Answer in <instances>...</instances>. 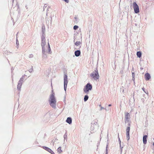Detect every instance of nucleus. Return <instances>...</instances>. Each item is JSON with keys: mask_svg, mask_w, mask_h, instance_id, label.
I'll list each match as a JSON object with an SVG mask.
<instances>
[{"mask_svg": "<svg viewBox=\"0 0 154 154\" xmlns=\"http://www.w3.org/2000/svg\"><path fill=\"white\" fill-rule=\"evenodd\" d=\"M134 80H135V78H133L132 80H133V81L134 82Z\"/></svg>", "mask_w": 154, "mask_h": 154, "instance_id": "nucleus-39", "label": "nucleus"}, {"mask_svg": "<svg viewBox=\"0 0 154 154\" xmlns=\"http://www.w3.org/2000/svg\"><path fill=\"white\" fill-rule=\"evenodd\" d=\"M74 42H75V39L74 38H75V36H74Z\"/></svg>", "mask_w": 154, "mask_h": 154, "instance_id": "nucleus-43", "label": "nucleus"}, {"mask_svg": "<svg viewBox=\"0 0 154 154\" xmlns=\"http://www.w3.org/2000/svg\"><path fill=\"white\" fill-rule=\"evenodd\" d=\"M91 77H98L99 74L97 69L94 71L91 74Z\"/></svg>", "mask_w": 154, "mask_h": 154, "instance_id": "nucleus-6", "label": "nucleus"}, {"mask_svg": "<svg viewBox=\"0 0 154 154\" xmlns=\"http://www.w3.org/2000/svg\"><path fill=\"white\" fill-rule=\"evenodd\" d=\"M42 54H44V53L46 52V51H45V47H42Z\"/></svg>", "mask_w": 154, "mask_h": 154, "instance_id": "nucleus-19", "label": "nucleus"}, {"mask_svg": "<svg viewBox=\"0 0 154 154\" xmlns=\"http://www.w3.org/2000/svg\"><path fill=\"white\" fill-rule=\"evenodd\" d=\"M132 77H134L135 75H134V72H132Z\"/></svg>", "mask_w": 154, "mask_h": 154, "instance_id": "nucleus-30", "label": "nucleus"}, {"mask_svg": "<svg viewBox=\"0 0 154 154\" xmlns=\"http://www.w3.org/2000/svg\"><path fill=\"white\" fill-rule=\"evenodd\" d=\"M33 57V55L32 54H30L29 55V58H32Z\"/></svg>", "mask_w": 154, "mask_h": 154, "instance_id": "nucleus-27", "label": "nucleus"}, {"mask_svg": "<svg viewBox=\"0 0 154 154\" xmlns=\"http://www.w3.org/2000/svg\"><path fill=\"white\" fill-rule=\"evenodd\" d=\"M92 88V85L90 83H88L85 86L84 89V91L86 93H87L90 90H91Z\"/></svg>", "mask_w": 154, "mask_h": 154, "instance_id": "nucleus-3", "label": "nucleus"}, {"mask_svg": "<svg viewBox=\"0 0 154 154\" xmlns=\"http://www.w3.org/2000/svg\"><path fill=\"white\" fill-rule=\"evenodd\" d=\"M88 98V96L87 95H86L85 96L84 98V101L85 102L87 101Z\"/></svg>", "mask_w": 154, "mask_h": 154, "instance_id": "nucleus-20", "label": "nucleus"}, {"mask_svg": "<svg viewBox=\"0 0 154 154\" xmlns=\"http://www.w3.org/2000/svg\"><path fill=\"white\" fill-rule=\"evenodd\" d=\"M119 144H120V149H121V151H122V149L123 148V147H121V140H120V139L119 137Z\"/></svg>", "mask_w": 154, "mask_h": 154, "instance_id": "nucleus-22", "label": "nucleus"}, {"mask_svg": "<svg viewBox=\"0 0 154 154\" xmlns=\"http://www.w3.org/2000/svg\"><path fill=\"white\" fill-rule=\"evenodd\" d=\"M75 55L77 57H79L81 54V51L80 50H77L74 52Z\"/></svg>", "mask_w": 154, "mask_h": 154, "instance_id": "nucleus-11", "label": "nucleus"}, {"mask_svg": "<svg viewBox=\"0 0 154 154\" xmlns=\"http://www.w3.org/2000/svg\"><path fill=\"white\" fill-rule=\"evenodd\" d=\"M41 46L42 47H45L46 45L45 36H41Z\"/></svg>", "mask_w": 154, "mask_h": 154, "instance_id": "nucleus-7", "label": "nucleus"}, {"mask_svg": "<svg viewBox=\"0 0 154 154\" xmlns=\"http://www.w3.org/2000/svg\"><path fill=\"white\" fill-rule=\"evenodd\" d=\"M66 122L69 124H71L72 123V119L70 117H68L67 119Z\"/></svg>", "mask_w": 154, "mask_h": 154, "instance_id": "nucleus-13", "label": "nucleus"}, {"mask_svg": "<svg viewBox=\"0 0 154 154\" xmlns=\"http://www.w3.org/2000/svg\"><path fill=\"white\" fill-rule=\"evenodd\" d=\"M111 106V104H109V105H108V106Z\"/></svg>", "mask_w": 154, "mask_h": 154, "instance_id": "nucleus-42", "label": "nucleus"}, {"mask_svg": "<svg viewBox=\"0 0 154 154\" xmlns=\"http://www.w3.org/2000/svg\"><path fill=\"white\" fill-rule=\"evenodd\" d=\"M74 18L76 20H77L78 18L76 16Z\"/></svg>", "mask_w": 154, "mask_h": 154, "instance_id": "nucleus-36", "label": "nucleus"}, {"mask_svg": "<svg viewBox=\"0 0 154 154\" xmlns=\"http://www.w3.org/2000/svg\"><path fill=\"white\" fill-rule=\"evenodd\" d=\"M48 101L50 105L53 108H56L57 100L55 96V94L52 91L51 94L49 96Z\"/></svg>", "mask_w": 154, "mask_h": 154, "instance_id": "nucleus-1", "label": "nucleus"}, {"mask_svg": "<svg viewBox=\"0 0 154 154\" xmlns=\"http://www.w3.org/2000/svg\"><path fill=\"white\" fill-rule=\"evenodd\" d=\"M42 36H45V27L44 25H43L42 26Z\"/></svg>", "mask_w": 154, "mask_h": 154, "instance_id": "nucleus-12", "label": "nucleus"}, {"mask_svg": "<svg viewBox=\"0 0 154 154\" xmlns=\"http://www.w3.org/2000/svg\"><path fill=\"white\" fill-rule=\"evenodd\" d=\"M81 44V43L80 42L78 41H77L75 43V45L76 46H79V48L78 49H79L81 47V46L80 45Z\"/></svg>", "mask_w": 154, "mask_h": 154, "instance_id": "nucleus-14", "label": "nucleus"}, {"mask_svg": "<svg viewBox=\"0 0 154 154\" xmlns=\"http://www.w3.org/2000/svg\"><path fill=\"white\" fill-rule=\"evenodd\" d=\"M47 4H45L44 5V10H45V9L47 7Z\"/></svg>", "mask_w": 154, "mask_h": 154, "instance_id": "nucleus-28", "label": "nucleus"}, {"mask_svg": "<svg viewBox=\"0 0 154 154\" xmlns=\"http://www.w3.org/2000/svg\"><path fill=\"white\" fill-rule=\"evenodd\" d=\"M94 78V79L95 80H97L98 79V78H97V77Z\"/></svg>", "mask_w": 154, "mask_h": 154, "instance_id": "nucleus-34", "label": "nucleus"}, {"mask_svg": "<svg viewBox=\"0 0 154 154\" xmlns=\"http://www.w3.org/2000/svg\"><path fill=\"white\" fill-rule=\"evenodd\" d=\"M125 117L124 121L125 124L127 123L128 126H130L131 121L130 115L129 113L125 112Z\"/></svg>", "mask_w": 154, "mask_h": 154, "instance_id": "nucleus-2", "label": "nucleus"}, {"mask_svg": "<svg viewBox=\"0 0 154 154\" xmlns=\"http://www.w3.org/2000/svg\"><path fill=\"white\" fill-rule=\"evenodd\" d=\"M107 147H108V145H107V146H106V149H107Z\"/></svg>", "mask_w": 154, "mask_h": 154, "instance_id": "nucleus-45", "label": "nucleus"}, {"mask_svg": "<svg viewBox=\"0 0 154 154\" xmlns=\"http://www.w3.org/2000/svg\"><path fill=\"white\" fill-rule=\"evenodd\" d=\"M99 106L100 107H101V105H99Z\"/></svg>", "mask_w": 154, "mask_h": 154, "instance_id": "nucleus-44", "label": "nucleus"}, {"mask_svg": "<svg viewBox=\"0 0 154 154\" xmlns=\"http://www.w3.org/2000/svg\"><path fill=\"white\" fill-rule=\"evenodd\" d=\"M130 127L129 126L127 127L126 129V138L128 140L130 139L129 131L130 130Z\"/></svg>", "mask_w": 154, "mask_h": 154, "instance_id": "nucleus-8", "label": "nucleus"}, {"mask_svg": "<svg viewBox=\"0 0 154 154\" xmlns=\"http://www.w3.org/2000/svg\"><path fill=\"white\" fill-rule=\"evenodd\" d=\"M42 58L43 59H46L47 58V55L46 54V52L44 54H42Z\"/></svg>", "mask_w": 154, "mask_h": 154, "instance_id": "nucleus-16", "label": "nucleus"}, {"mask_svg": "<svg viewBox=\"0 0 154 154\" xmlns=\"http://www.w3.org/2000/svg\"><path fill=\"white\" fill-rule=\"evenodd\" d=\"M48 53L49 54H51V48L48 49Z\"/></svg>", "mask_w": 154, "mask_h": 154, "instance_id": "nucleus-25", "label": "nucleus"}, {"mask_svg": "<svg viewBox=\"0 0 154 154\" xmlns=\"http://www.w3.org/2000/svg\"><path fill=\"white\" fill-rule=\"evenodd\" d=\"M100 110H102V109H103L104 108L103 107H100Z\"/></svg>", "mask_w": 154, "mask_h": 154, "instance_id": "nucleus-38", "label": "nucleus"}, {"mask_svg": "<svg viewBox=\"0 0 154 154\" xmlns=\"http://www.w3.org/2000/svg\"><path fill=\"white\" fill-rule=\"evenodd\" d=\"M133 7L135 13L137 14L139 12V6L136 2H133Z\"/></svg>", "mask_w": 154, "mask_h": 154, "instance_id": "nucleus-5", "label": "nucleus"}, {"mask_svg": "<svg viewBox=\"0 0 154 154\" xmlns=\"http://www.w3.org/2000/svg\"><path fill=\"white\" fill-rule=\"evenodd\" d=\"M33 70V67L32 66V68H31V69H29V71L31 73L32 72Z\"/></svg>", "mask_w": 154, "mask_h": 154, "instance_id": "nucleus-26", "label": "nucleus"}, {"mask_svg": "<svg viewBox=\"0 0 154 154\" xmlns=\"http://www.w3.org/2000/svg\"><path fill=\"white\" fill-rule=\"evenodd\" d=\"M64 139H65L67 137V136L66 135V136L64 135Z\"/></svg>", "mask_w": 154, "mask_h": 154, "instance_id": "nucleus-40", "label": "nucleus"}, {"mask_svg": "<svg viewBox=\"0 0 154 154\" xmlns=\"http://www.w3.org/2000/svg\"><path fill=\"white\" fill-rule=\"evenodd\" d=\"M147 136L146 135H144L143 137V142L144 144H146V138Z\"/></svg>", "mask_w": 154, "mask_h": 154, "instance_id": "nucleus-15", "label": "nucleus"}, {"mask_svg": "<svg viewBox=\"0 0 154 154\" xmlns=\"http://www.w3.org/2000/svg\"><path fill=\"white\" fill-rule=\"evenodd\" d=\"M108 150H107V149H106V151L105 154H108Z\"/></svg>", "mask_w": 154, "mask_h": 154, "instance_id": "nucleus-32", "label": "nucleus"}, {"mask_svg": "<svg viewBox=\"0 0 154 154\" xmlns=\"http://www.w3.org/2000/svg\"><path fill=\"white\" fill-rule=\"evenodd\" d=\"M150 78H146L145 79L146 81H148V80H149Z\"/></svg>", "mask_w": 154, "mask_h": 154, "instance_id": "nucleus-31", "label": "nucleus"}, {"mask_svg": "<svg viewBox=\"0 0 154 154\" xmlns=\"http://www.w3.org/2000/svg\"><path fill=\"white\" fill-rule=\"evenodd\" d=\"M14 69V68L13 67H12L11 68V70L12 72L13 71V70Z\"/></svg>", "mask_w": 154, "mask_h": 154, "instance_id": "nucleus-35", "label": "nucleus"}, {"mask_svg": "<svg viewBox=\"0 0 154 154\" xmlns=\"http://www.w3.org/2000/svg\"><path fill=\"white\" fill-rule=\"evenodd\" d=\"M105 109L107 111V110L106 109V108H105Z\"/></svg>", "mask_w": 154, "mask_h": 154, "instance_id": "nucleus-46", "label": "nucleus"}, {"mask_svg": "<svg viewBox=\"0 0 154 154\" xmlns=\"http://www.w3.org/2000/svg\"><path fill=\"white\" fill-rule=\"evenodd\" d=\"M24 78H21L20 80L18 81V85H17V89L20 91L21 90V88L22 83L24 81Z\"/></svg>", "mask_w": 154, "mask_h": 154, "instance_id": "nucleus-4", "label": "nucleus"}, {"mask_svg": "<svg viewBox=\"0 0 154 154\" xmlns=\"http://www.w3.org/2000/svg\"><path fill=\"white\" fill-rule=\"evenodd\" d=\"M137 55L138 57L140 58L141 57V52L140 51H137Z\"/></svg>", "mask_w": 154, "mask_h": 154, "instance_id": "nucleus-17", "label": "nucleus"}, {"mask_svg": "<svg viewBox=\"0 0 154 154\" xmlns=\"http://www.w3.org/2000/svg\"><path fill=\"white\" fill-rule=\"evenodd\" d=\"M57 151L59 153H60L62 152V150L61 149L60 147H59L57 149Z\"/></svg>", "mask_w": 154, "mask_h": 154, "instance_id": "nucleus-18", "label": "nucleus"}, {"mask_svg": "<svg viewBox=\"0 0 154 154\" xmlns=\"http://www.w3.org/2000/svg\"><path fill=\"white\" fill-rule=\"evenodd\" d=\"M43 148L45 150H46L49 152L51 154H54V152L53 151L49 148L46 147V146H43Z\"/></svg>", "mask_w": 154, "mask_h": 154, "instance_id": "nucleus-10", "label": "nucleus"}, {"mask_svg": "<svg viewBox=\"0 0 154 154\" xmlns=\"http://www.w3.org/2000/svg\"><path fill=\"white\" fill-rule=\"evenodd\" d=\"M64 77H67V76L66 75L64 74Z\"/></svg>", "mask_w": 154, "mask_h": 154, "instance_id": "nucleus-37", "label": "nucleus"}, {"mask_svg": "<svg viewBox=\"0 0 154 154\" xmlns=\"http://www.w3.org/2000/svg\"><path fill=\"white\" fill-rule=\"evenodd\" d=\"M48 9H47V12H48ZM47 15H48V13H47V14H46V16H47Z\"/></svg>", "mask_w": 154, "mask_h": 154, "instance_id": "nucleus-41", "label": "nucleus"}, {"mask_svg": "<svg viewBox=\"0 0 154 154\" xmlns=\"http://www.w3.org/2000/svg\"><path fill=\"white\" fill-rule=\"evenodd\" d=\"M145 77H151L150 75L148 73H146L145 75Z\"/></svg>", "mask_w": 154, "mask_h": 154, "instance_id": "nucleus-21", "label": "nucleus"}, {"mask_svg": "<svg viewBox=\"0 0 154 154\" xmlns=\"http://www.w3.org/2000/svg\"><path fill=\"white\" fill-rule=\"evenodd\" d=\"M50 48V45H49V43L48 42V49Z\"/></svg>", "mask_w": 154, "mask_h": 154, "instance_id": "nucleus-33", "label": "nucleus"}, {"mask_svg": "<svg viewBox=\"0 0 154 154\" xmlns=\"http://www.w3.org/2000/svg\"><path fill=\"white\" fill-rule=\"evenodd\" d=\"M79 27L78 26L75 25L73 27V29L74 30H76Z\"/></svg>", "mask_w": 154, "mask_h": 154, "instance_id": "nucleus-23", "label": "nucleus"}, {"mask_svg": "<svg viewBox=\"0 0 154 154\" xmlns=\"http://www.w3.org/2000/svg\"><path fill=\"white\" fill-rule=\"evenodd\" d=\"M142 90L144 91V92L145 93H146V94H148V91H145V89H144V88H142Z\"/></svg>", "mask_w": 154, "mask_h": 154, "instance_id": "nucleus-24", "label": "nucleus"}, {"mask_svg": "<svg viewBox=\"0 0 154 154\" xmlns=\"http://www.w3.org/2000/svg\"><path fill=\"white\" fill-rule=\"evenodd\" d=\"M64 90L65 91H66L67 85L68 83V79L67 78H64Z\"/></svg>", "mask_w": 154, "mask_h": 154, "instance_id": "nucleus-9", "label": "nucleus"}, {"mask_svg": "<svg viewBox=\"0 0 154 154\" xmlns=\"http://www.w3.org/2000/svg\"><path fill=\"white\" fill-rule=\"evenodd\" d=\"M16 43L17 45H19V42L17 38L16 40Z\"/></svg>", "mask_w": 154, "mask_h": 154, "instance_id": "nucleus-29", "label": "nucleus"}]
</instances>
